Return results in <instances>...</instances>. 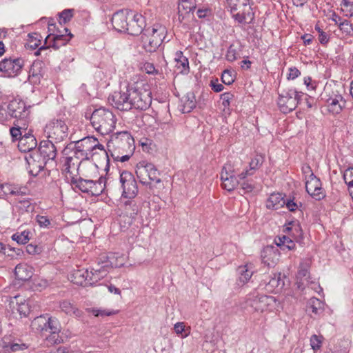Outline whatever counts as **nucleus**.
<instances>
[{
  "instance_id": "1",
  "label": "nucleus",
  "mask_w": 353,
  "mask_h": 353,
  "mask_svg": "<svg viewBox=\"0 0 353 353\" xmlns=\"http://www.w3.org/2000/svg\"><path fill=\"white\" fill-rule=\"evenodd\" d=\"M110 99L114 107L122 111L132 108L144 110L150 107L152 102L150 92L137 85L128 86L125 90L114 92Z\"/></svg>"
},
{
  "instance_id": "2",
  "label": "nucleus",
  "mask_w": 353,
  "mask_h": 353,
  "mask_svg": "<svg viewBox=\"0 0 353 353\" xmlns=\"http://www.w3.org/2000/svg\"><path fill=\"white\" fill-rule=\"evenodd\" d=\"M108 154L116 161L125 162L133 154L135 145L132 135L127 131L113 134L108 142Z\"/></svg>"
},
{
  "instance_id": "3",
  "label": "nucleus",
  "mask_w": 353,
  "mask_h": 353,
  "mask_svg": "<svg viewBox=\"0 0 353 353\" xmlns=\"http://www.w3.org/2000/svg\"><path fill=\"white\" fill-rule=\"evenodd\" d=\"M117 119L112 112L101 108L95 110L90 117V121L94 129L101 134L112 132L115 127Z\"/></svg>"
},
{
  "instance_id": "4",
  "label": "nucleus",
  "mask_w": 353,
  "mask_h": 353,
  "mask_svg": "<svg viewBox=\"0 0 353 353\" xmlns=\"http://www.w3.org/2000/svg\"><path fill=\"white\" fill-rule=\"evenodd\" d=\"M76 154H81V160L90 159L98 154L97 150L101 155L108 160V152L103 145L93 137H87L76 142Z\"/></svg>"
},
{
  "instance_id": "5",
  "label": "nucleus",
  "mask_w": 353,
  "mask_h": 353,
  "mask_svg": "<svg viewBox=\"0 0 353 353\" xmlns=\"http://www.w3.org/2000/svg\"><path fill=\"white\" fill-rule=\"evenodd\" d=\"M232 17L239 23H249L254 14L250 6V0H227Z\"/></svg>"
},
{
  "instance_id": "6",
  "label": "nucleus",
  "mask_w": 353,
  "mask_h": 353,
  "mask_svg": "<svg viewBox=\"0 0 353 353\" xmlns=\"http://www.w3.org/2000/svg\"><path fill=\"white\" fill-rule=\"evenodd\" d=\"M136 174L139 181L143 185H149L150 188H152V181L156 184H161V180L159 176V172L151 163L140 161L136 166Z\"/></svg>"
},
{
  "instance_id": "7",
  "label": "nucleus",
  "mask_w": 353,
  "mask_h": 353,
  "mask_svg": "<svg viewBox=\"0 0 353 353\" xmlns=\"http://www.w3.org/2000/svg\"><path fill=\"white\" fill-rule=\"evenodd\" d=\"M39 151L41 157L43 159V161H37L30 155L29 159H27L29 165H32L39 169V170H42L46 163L48 161H53L57 157V148L53 143V141L48 139L47 140H43L40 142L39 146Z\"/></svg>"
},
{
  "instance_id": "8",
  "label": "nucleus",
  "mask_w": 353,
  "mask_h": 353,
  "mask_svg": "<svg viewBox=\"0 0 353 353\" xmlns=\"http://www.w3.org/2000/svg\"><path fill=\"white\" fill-rule=\"evenodd\" d=\"M303 96L302 92H298L295 90H283L279 93L278 105L281 112L288 113L294 110Z\"/></svg>"
},
{
  "instance_id": "9",
  "label": "nucleus",
  "mask_w": 353,
  "mask_h": 353,
  "mask_svg": "<svg viewBox=\"0 0 353 353\" xmlns=\"http://www.w3.org/2000/svg\"><path fill=\"white\" fill-rule=\"evenodd\" d=\"M46 132L48 134V139L59 143L67 137L68 126L62 120L53 119L46 125Z\"/></svg>"
},
{
  "instance_id": "10",
  "label": "nucleus",
  "mask_w": 353,
  "mask_h": 353,
  "mask_svg": "<svg viewBox=\"0 0 353 353\" xmlns=\"http://www.w3.org/2000/svg\"><path fill=\"white\" fill-rule=\"evenodd\" d=\"M123 264V258L120 256H117L116 254H110V255L102 254L99 259L98 266L93 270L99 276H103L112 268H119Z\"/></svg>"
},
{
  "instance_id": "11",
  "label": "nucleus",
  "mask_w": 353,
  "mask_h": 353,
  "mask_svg": "<svg viewBox=\"0 0 353 353\" xmlns=\"http://www.w3.org/2000/svg\"><path fill=\"white\" fill-rule=\"evenodd\" d=\"M120 182L123 188V195L130 199L135 197L138 187L134 176L129 172H123L120 174Z\"/></svg>"
},
{
  "instance_id": "12",
  "label": "nucleus",
  "mask_w": 353,
  "mask_h": 353,
  "mask_svg": "<svg viewBox=\"0 0 353 353\" xmlns=\"http://www.w3.org/2000/svg\"><path fill=\"white\" fill-rule=\"evenodd\" d=\"M324 96L328 97L325 99L330 112L333 114H339L345 108L346 101L338 91H332L330 94L329 88H325Z\"/></svg>"
},
{
  "instance_id": "13",
  "label": "nucleus",
  "mask_w": 353,
  "mask_h": 353,
  "mask_svg": "<svg viewBox=\"0 0 353 353\" xmlns=\"http://www.w3.org/2000/svg\"><path fill=\"white\" fill-rule=\"evenodd\" d=\"M275 302V299L272 296L260 295L248 299L246 304L254 312H263L269 310Z\"/></svg>"
},
{
  "instance_id": "14",
  "label": "nucleus",
  "mask_w": 353,
  "mask_h": 353,
  "mask_svg": "<svg viewBox=\"0 0 353 353\" xmlns=\"http://www.w3.org/2000/svg\"><path fill=\"white\" fill-rule=\"evenodd\" d=\"M305 189L307 192L316 201H320L325 196L321 188V181L314 173H311L308 177L305 176Z\"/></svg>"
},
{
  "instance_id": "15",
  "label": "nucleus",
  "mask_w": 353,
  "mask_h": 353,
  "mask_svg": "<svg viewBox=\"0 0 353 353\" xmlns=\"http://www.w3.org/2000/svg\"><path fill=\"white\" fill-rule=\"evenodd\" d=\"M102 183L103 180L101 179L99 181H93L80 178L74 181L76 187L81 191L90 193L92 195H98L102 192L103 190Z\"/></svg>"
},
{
  "instance_id": "16",
  "label": "nucleus",
  "mask_w": 353,
  "mask_h": 353,
  "mask_svg": "<svg viewBox=\"0 0 353 353\" xmlns=\"http://www.w3.org/2000/svg\"><path fill=\"white\" fill-rule=\"evenodd\" d=\"M23 65V60L17 59H4L0 61V71L6 77H14L18 74Z\"/></svg>"
},
{
  "instance_id": "17",
  "label": "nucleus",
  "mask_w": 353,
  "mask_h": 353,
  "mask_svg": "<svg viewBox=\"0 0 353 353\" xmlns=\"http://www.w3.org/2000/svg\"><path fill=\"white\" fill-rule=\"evenodd\" d=\"M132 11L121 10L116 12L112 17L111 22L115 30L126 32L128 29V19L132 16Z\"/></svg>"
},
{
  "instance_id": "18",
  "label": "nucleus",
  "mask_w": 353,
  "mask_h": 353,
  "mask_svg": "<svg viewBox=\"0 0 353 353\" xmlns=\"http://www.w3.org/2000/svg\"><path fill=\"white\" fill-rule=\"evenodd\" d=\"M10 111L12 118H16L23 121L27 118L29 114L23 101L18 99L12 100L6 106Z\"/></svg>"
},
{
  "instance_id": "19",
  "label": "nucleus",
  "mask_w": 353,
  "mask_h": 353,
  "mask_svg": "<svg viewBox=\"0 0 353 353\" xmlns=\"http://www.w3.org/2000/svg\"><path fill=\"white\" fill-rule=\"evenodd\" d=\"M167 30L165 26L160 24L154 25L152 32H148L149 44H162L163 42H169L167 38Z\"/></svg>"
},
{
  "instance_id": "20",
  "label": "nucleus",
  "mask_w": 353,
  "mask_h": 353,
  "mask_svg": "<svg viewBox=\"0 0 353 353\" xmlns=\"http://www.w3.org/2000/svg\"><path fill=\"white\" fill-rule=\"evenodd\" d=\"M131 21H128L127 32L131 35H138L142 32L145 26V19L141 14L134 13L130 16Z\"/></svg>"
},
{
  "instance_id": "21",
  "label": "nucleus",
  "mask_w": 353,
  "mask_h": 353,
  "mask_svg": "<svg viewBox=\"0 0 353 353\" xmlns=\"http://www.w3.org/2000/svg\"><path fill=\"white\" fill-rule=\"evenodd\" d=\"M279 251L276 248L267 246L262 252V261L269 268L274 267L279 260Z\"/></svg>"
},
{
  "instance_id": "22",
  "label": "nucleus",
  "mask_w": 353,
  "mask_h": 353,
  "mask_svg": "<svg viewBox=\"0 0 353 353\" xmlns=\"http://www.w3.org/2000/svg\"><path fill=\"white\" fill-rule=\"evenodd\" d=\"M37 145V141L35 137L30 134L27 133L22 136L18 143L19 150L22 152H30L34 149Z\"/></svg>"
},
{
  "instance_id": "23",
  "label": "nucleus",
  "mask_w": 353,
  "mask_h": 353,
  "mask_svg": "<svg viewBox=\"0 0 353 353\" xmlns=\"http://www.w3.org/2000/svg\"><path fill=\"white\" fill-rule=\"evenodd\" d=\"M1 347L5 353L17 352L28 348V346L25 343H15L11 341L9 338L6 337L1 341Z\"/></svg>"
},
{
  "instance_id": "24",
  "label": "nucleus",
  "mask_w": 353,
  "mask_h": 353,
  "mask_svg": "<svg viewBox=\"0 0 353 353\" xmlns=\"http://www.w3.org/2000/svg\"><path fill=\"white\" fill-rule=\"evenodd\" d=\"M14 275L19 280L28 281L32 275V268L26 263H19L15 267Z\"/></svg>"
},
{
  "instance_id": "25",
  "label": "nucleus",
  "mask_w": 353,
  "mask_h": 353,
  "mask_svg": "<svg viewBox=\"0 0 353 353\" xmlns=\"http://www.w3.org/2000/svg\"><path fill=\"white\" fill-rule=\"evenodd\" d=\"M285 200L284 199L282 194L274 193L272 194L266 202V207L268 209L279 210L284 206Z\"/></svg>"
},
{
  "instance_id": "26",
  "label": "nucleus",
  "mask_w": 353,
  "mask_h": 353,
  "mask_svg": "<svg viewBox=\"0 0 353 353\" xmlns=\"http://www.w3.org/2000/svg\"><path fill=\"white\" fill-rule=\"evenodd\" d=\"M275 243L278 247L285 250V248L292 250L295 248L294 242L288 236L283 235L282 236H277L275 240Z\"/></svg>"
},
{
  "instance_id": "27",
  "label": "nucleus",
  "mask_w": 353,
  "mask_h": 353,
  "mask_svg": "<svg viewBox=\"0 0 353 353\" xmlns=\"http://www.w3.org/2000/svg\"><path fill=\"white\" fill-rule=\"evenodd\" d=\"M60 307L63 312L70 316H80L81 315V311L68 301L61 302Z\"/></svg>"
},
{
  "instance_id": "28",
  "label": "nucleus",
  "mask_w": 353,
  "mask_h": 353,
  "mask_svg": "<svg viewBox=\"0 0 353 353\" xmlns=\"http://www.w3.org/2000/svg\"><path fill=\"white\" fill-rule=\"evenodd\" d=\"M74 157H68L65 159V162L64 163L65 167V171L67 172H71V166L70 163L72 162V166L74 168H77L79 165H80L81 159V154H76V145L74 146Z\"/></svg>"
},
{
  "instance_id": "29",
  "label": "nucleus",
  "mask_w": 353,
  "mask_h": 353,
  "mask_svg": "<svg viewBox=\"0 0 353 353\" xmlns=\"http://www.w3.org/2000/svg\"><path fill=\"white\" fill-rule=\"evenodd\" d=\"M47 331H49L54 338V335L58 334L61 330L60 323L59 320L54 317L47 318Z\"/></svg>"
},
{
  "instance_id": "30",
  "label": "nucleus",
  "mask_w": 353,
  "mask_h": 353,
  "mask_svg": "<svg viewBox=\"0 0 353 353\" xmlns=\"http://www.w3.org/2000/svg\"><path fill=\"white\" fill-rule=\"evenodd\" d=\"M88 270H75L72 274V281L77 285H82L83 283L87 280L88 276Z\"/></svg>"
},
{
  "instance_id": "31",
  "label": "nucleus",
  "mask_w": 353,
  "mask_h": 353,
  "mask_svg": "<svg viewBox=\"0 0 353 353\" xmlns=\"http://www.w3.org/2000/svg\"><path fill=\"white\" fill-rule=\"evenodd\" d=\"M222 181V187L223 189L231 192L235 189L237 185L239 183L235 176H223L221 178Z\"/></svg>"
},
{
  "instance_id": "32",
  "label": "nucleus",
  "mask_w": 353,
  "mask_h": 353,
  "mask_svg": "<svg viewBox=\"0 0 353 353\" xmlns=\"http://www.w3.org/2000/svg\"><path fill=\"white\" fill-rule=\"evenodd\" d=\"M47 318L44 316H40L34 318L32 321V328L36 331H47Z\"/></svg>"
},
{
  "instance_id": "33",
  "label": "nucleus",
  "mask_w": 353,
  "mask_h": 353,
  "mask_svg": "<svg viewBox=\"0 0 353 353\" xmlns=\"http://www.w3.org/2000/svg\"><path fill=\"white\" fill-rule=\"evenodd\" d=\"M196 15L199 19L210 20L214 15V11L211 6L203 5L198 8Z\"/></svg>"
},
{
  "instance_id": "34",
  "label": "nucleus",
  "mask_w": 353,
  "mask_h": 353,
  "mask_svg": "<svg viewBox=\"0 0 353 353\" xmlns=\"http://www.w3.org/2000/svg\"><path fill=\"white\" fill-rule=\"evenodd\" d=\"M196 106L195 97L192 92L188 93L184 97L183 112H190Z\"/></svg>"
},
{
  "instance_id": "35",
  "label": "nucleus",
  "mask_w": 353,
  "mask_h": 353,
  "mask_svg": "<svg viewBox=\"0 0 353 353\" xmlns=\"http://www.w3.org/2000/svg\"><path fill=\"white\" fill-rule=\"evenodd\" d=\"M322 309L321 301L316 298H311L307 304V311L312 312V313L317 314L319 311Z\"/></svg>"
},
{
  "instance_id": "36",
  "label": "nucleus",
  "mask_w": 353,
  "mask_h": 353,
  "mask_svg": "<svg viewBox=\"0 0 353 353\" xmlns=\"http://www.w3.org/2000/svg\"><path fill=\"white\" fill-rule=\"evenodd\" d=\"M341 11L344 16L352 17L353 16V0H343L341 4Z\"/></svg>"
},
{
  "instance_id": "37",
  "label": "nucleus",
  "mask_w": 353,
  "mask_h": 353,
  "mask_svg": "<svg viewBox=\"0 0 353 353\" xmlns=\"http://www.w3.org/2000/svg\"><path fill=\"white\" fill-rule=\"evenodd\" d=\"M309 279V272L307 268L303 264H301L299 267V270L297 273V279H299L300 281H299L298 287L299 288H301L302 285H304L303 281H307Z\"/></svg>"
},
{
  "instance_id": "38",
  "label": "nucleus",
  "mask_w": 353,
  "mask_h": 353,
  "mask_svg": "<svg viewBox=\"0 0 353 353\" xmlns=\"http://www.w3.org/2000/svg\"><path fill=\"white\" fill-rule=\"evenodd\" d=\"M74 9H65L62 12L58 13L59 22L60 24L69 22L74 16Z\"/></svg>"
},
{
  "instance_id": "39",
  "label": "nucleus",
  "mask_w": 353,
  "mask_h": 353,
  "mask_svg": "<svg viewBox=\"0 0 353 353\" xmlns=\"http://www.w3.org/2000/svg\"><path fill=\"white\" fill-rule=\"evenodd\" d=\"M64 30L67 33L66 34H63L61 33L53 34L52 41L54 43L57 42L63 41V44H66L70 41L71 38L73 37V34L69 32L68 28H64Z\"/></svg>"
},
{
  "instance_id": "40",
  "label": "nucleus",
  "mask_w": 353,
  "mask_h": 353,
  "mask_svg": "<svg viewBox=\"0 0 353 353\" xmlns=\"http://www.w3.org/2000/svg\"><path fill=\"white\" fill-rule=\"evenodd\" d=\"M29 234L30 232L26 230L21 233H16L12 236V239L19 244H26L30 240Z\"/></svg>"
},
{
  "instance_id": "41",
  "label": "nucleus",
  "mask_w": 353,
  "mask_h": 353,
  "mask_svg": "<svg viewBox=\"0 0 353 353\" xmlns=\"http://www.w3.org/2000/svg\"><path fill=\"white\" fill-rule=\"evenodd\" d=\"M174 330L176 334H184L182 335V338L187 337L190 334V327L185 328V323L183 322H178L174 325Z\"/></svg>"
},
{
  "instance_id": "42",
  "label": "nucleus",
  "mask_w": 353,
  "mask_h": 353,
  "mask_svg": "<svg viewBox=\"0 0 353 353\" xmlns=\"http://www.w3.org/2000/svg\"><path fill=\"white\" fill-rule=\"evenodd\" d=\"M268 285L271 288V290L277 288H281L283 285V282L281 279V273L274 274V276L268 281Z\"/></svg>"
},
{
  "instance_id": "43",
  "label": "nucleus",
  "mask_w": 353,
  "mask_h": 353,
  "mask_svg": "<svg viewBox=\"0 0 353 353\" xmlns=\"http://www.w3.org/2000/svg\"><path fill=\"white\" fill-rule=\"evenodd\" d=\"M176 68L180 73H187L189 71V63L186 57H181V60H175Z\"/></svg>"
},
{
  "instance_id": "44",
  "label": "nucleus",
  "mask_w": 353,
  "mask_h": 353,
  "mask_svg": "<svg viewBox=\"0 0 353 353\" xmlns=\"http://www.w3.org/2000/svg\"><path fill=\"white\" fill-rule=\"evenodd\" d=\"M264 161V156L261 154H256L250 162V170H256L263 164Z\"/></svg>"
},
{
  "instance_id": "45",
  "label": "nucleus",
  "mask_w": 353,
  "mask_h": 353,
  "mask_svg": "<svg viewBox=\"0 0 353 353\" xmlns=\"http://www.w3.org/2000/svg\"><path fill=\"white\" fill-rule=\"evenodd\" d=\"M323 337L314 334L310 338V345L312 349L314 351L319 350L321 347Z\"/></svg>"
},
{
  "instance_id": "46",
  "label": "nucleus",
  "mask_w": 353,
  "mask_h": 353,
  "mask_svg": "<svg viewBox=\"0 0 353 353\" xmlns=\"http://www.w3.org/2000/svg\"><path fill=\"white\" fill-rule=\"evenodd\" d=\"M30 74L43 76V63L34 61L30 68Z\"/></svg>"
},
{
  "instance_id": "47",
  "label": "nucleus",
  "mask_w": 353,
  "mask_h": 353,
  "mask_svg": "<svg viewBox=\"0 0 353 353\" xmlns=\"http://www.w3.org/2000/svg\"><path fill=\"white\" fill-rule=\"evenodd\" d=\"M233 46H230L225 55L226 59L229 61H234L237 59L238 57H241L239 52L236 49L233 48Z\"/></svg>"
},
{
  "instance_id": "48",
  "label": "nucleus",
  "mask_w": 353,
  "mask_h": 353,
  "mask_svg": "<svg viewBox=\"0 0 353 353\" xmlns=\"http://www.w3.org/2000/svg\"><path fill=\"white\" fill-rule=\"evenodd\" d=\"M8 105L3 104L0 105V123H3L8 121L10 118V111L7 109Z\"/></svg>"
},
{
  "instance_id": "49",
  "label": "nucleus",
  "mask_w": 353,
  "mask_h": 353,
  "mask_svg": "<svg viewBox=\"0 0 353 353\" xmlns=\"http://www.w3.org/2000/svg\"><path fill=\"white\" fill-rule=\"evenodd\" d=\"M315 30L318 34V39L321 44H325L328 41V35L324 32L318 24L315 26Z\"/></svg>"
},
{
  "instance_id": "50",
  "label": "nucleus",
  "mask_w": 353,
  "mask_h": 353,
  "mask_svg": "<svg viewBox=\"0 0 353 353\" xmlns=\"http://www.w3.org/2000/svg\"><path fill=\"white\" fill-rule=\"evenodd\" d=\"M234 169L232 165L230 163L225 164L221 170V178H223V176H225V174H226L227 176H234Z\"/></svg>"
},
{
  "instance_id": "51",
  "label": "nucleus",
  "mask_w": 353,
  "mask_h": 353,
  "mask_svg": "<svg viewBox=\"0 0 353 353\" xmlns=\"http://www.w3.org/2000/svg\"><path fill=\"white\" fill-rule=\"evenodd\" d=\"M221 81L225 85H230L234 82V77L230 71L225 70L221 75Z\"/></svg>"
},
{
  "instance_id": "52",
  "label": "nucleus",
  "mask_w": 353,
  "mask_h": 353,
  "mask_svg": "<svg viewBox=\"0 0 353 353\" xmlns=\"http://www.w3.org/2000/svg\"><path fill=\"white\" fill-rule=\"evenodd\" d=\"M340 30L345 32L346 34H350L352 31V27L351 23L347 20H344L339 23Z\"/></svg>"
},
{
  "instance_id": "53",
  "label": "nucleus",
  "mask_w": 353,
  "mask_h": 353,
  "mask_svg": "<svg viewBox=\"0 0 353 353\" xmlns=\"http://www.w3.org/2000/svg\"><path fill=\"white\" fill-rule=\"evenodd\" d=\"M234 98V95L230 92H225L221 95V99L222 100V105L224 108L229 107L230 101Z\"/></svg>"
},
{
  "instance_id": "54",
  "label": "nucleus",
  "mask_w": 353,
  "mask_h": 353,
  "mask_svg": "<svg viewBox=\"0 0 353 353\" xmlns=\"http://www.w3.org/2000/svg\"><path fill=\"white\" fill-rule=\"evenodd\" d=\"M343 179L347 185L353 184V168H349L344 172Z\"/></svg>"
},
{
  "instance_id": "55",
  "label": "nucleus",
  "mask_w": 353,
  "mask_h": 353,
  "mask_svg": "<svg viewBox=\"0 0 353 353\" xmlns=\"http://www.w3.org/2000/svg\"><path fill=\"white\" fill-rule=\"evenodd\" d=\"M28 42L34 43V44H41L42 37L37 32L30 33L28 34Z\"/></svg>"
},
{
  "instance_id": "56",
  "label": "nucleus",
  "mask_w": 353,
  "mask_h": 353,
  "mask_svg": "<svg viewBox=\"0 0 353 353\" xmlns=\"http://www.w3.org/2000/svg\"><path fill=\"white\" fill-rule=\"evenodd\" d=\"M17 310L21 316H26L30 312L28 304L26 303H21L19 304Z\"/></svg>"
},
{
  "instance_id": "57",
  "label": "nucleus",
  "mask_w": 353,
  "mask_h": 353,
  "mask_svg": "<svg viewBox=\"0 0 353 353\" xmlns=\"http://www.w3.org/2000/svg\"><path fill=\"white\" fill-rule=\"evenodd\" d=\"M92 313L95 316H110L112 314H114L115 312L113 311H110L108 310H101V309H92Z\"/></svg>"
},
{
  "instance_id": "58",
  "label": "nucleus",
  "mask_w": 353,
  "mask_h": 353,
  "mask_svg": "<svg viewBox=\"0 0 353 353\" xmlns=\"http://www.w3.org/2000/svg\"><path fill=\"white\" fill-rule=\"evenodd\" d=\"M252 274V272L244 267L243 270H241V275L239 276L240 281L243 283H246L250 279Z\"/></svg>"
},
{
  "instance_id": "59",
  "label": "nucleus",
  "mask_w": 353,
  "mask_h": 353,
  "mask_svg": "<svg viewBox=\"0 0 353 353\" xmlns=\"http://www.w3.org/2000/svg\"><path fill=\"white\" fill-rule=\"evenodd\" d=\"M139 211V208L137 205H126L125 206V212L128 214H129L131 217L134 218L135 215H137L138 212Z\"/></svg>"
},
{
  "instance_id": "60",
  "label": "nucleus",
  "mask_w": 353,
  "mask_h": 353,
  "mask_svg": "<svg viewBox=\"0 0 353 353\" xmlns=\"http://www.w3.org/2000/svg\"><path fill=\"white\" fill-rule=\"evenodd\" d=\"M36 220L40 227L47 228L50 225V221L46 216L37 215Z\"/></svg>"
},
{
  "instance_id": "61",
  "label": "nucleus",
  "mask_w": 353,
  "mask_h": 353,
  "mask_svg": "<svg viewBox=\"0 0 353 353\" xmlns=\"http://www.w3.org/2000/svg\"><path fill=\"white\" fill-rule=\"evenodd\" d=\"M210 85L214 92H219L222 91L224 88L223 85L221 83H219V80L217 79H212L210 81Z\"/></svg>"
},
{
  "instance_id": "62",
  "label": "nucleus",
  "mask_w": 353,
  "mask_h": 353,
  "mask_svg": "<svg viewBox=\"0 0 353 353\" xmlns=\"http://www.w3.org/2000/svg\"><path fill=\"white\" fill-rule=\"evenodd\" d=\"M241 189L244 191V193L251 192L254 188L252 183L249 181H243L241 183Z\"/></svg>"
},
{
  "instance_id": "63",
  "label": "nucleus",
  "mask_w": 353,
  "mask_h": 353,
  "mask_svg": "<svg viewBox=\"0 0 353 353\" xmlns=\"http://www.w3.org/2000/svg\"><path fill=\"white\" fill-rule=\"evenodd\" d=\"M301 74V72L295 67L289 68V73L288 74V79H294Z\"/></svg>"
},
{
  "instance_id": "64",
  "label": "nucleus",
  "mask_w": 353,
  "mask_h": 353,
  "mask_svg": "<svg viewBox=\"0 0 353 353\" xmlns=\"http://www.w3.org/2000/svg\"><path fill=\"white\" fill-rule=\"evenodd\" d=\"M31 207L30 202L28 200H19L18 202V208L20 210L28 211L29 208Z\"/></svg>"
}]
</instances>
